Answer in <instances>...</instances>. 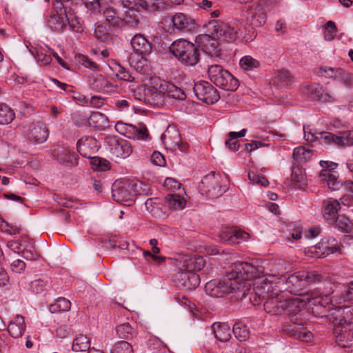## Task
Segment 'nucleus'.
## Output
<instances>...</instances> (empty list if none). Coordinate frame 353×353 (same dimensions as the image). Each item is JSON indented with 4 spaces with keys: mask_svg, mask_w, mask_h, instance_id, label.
<instances>
[{
    "mask_svg": "<svg viewBox=\"0 0 353 353\" xmlns=\"http://www.w3.org/2000/svg\"><path fill=\"white\" fill-rule=\"evenodd\" d=\"M262 271L250 263H238L230 266V271L219 283V287H233L241 285L243 281L259 280L258 284H271L273 281L263 276H261Z\"/></svg>",
    "mask_w": 353,
    "mask_h": 353,
    "instance_id": "obj_1",
    "label": "nucleus"
},
{
    "mask_svg": "<svg viewBox=\"0 0 353 353\" xmlns=\"http://www.w3.org/2000/svg\"><path fill=\"white\" fill-rule=\"evenodd\" d=\"M149 189L146 184L139 180L120 179L112 184V198L119 203L132 205L137 194H147Z\"/></svg>",
    "mask_w": 353,
    "mask_h": 353,
    "instance_id": "obj_2",
    "label": "nucleus"
},
{
    "mask_svg": "<svg viewBox=\"0 0 353 353\" xmlns=\"http://www.w3.org/2000/svg\"><path fill=\"white\" fill-rule=\"evenodd\" d=\"M288 294V290L281 291L279 288H268L266 295L263 296V299H266L264 304L265 310L271 315H280L284 313L290 303L294 301L305 303L310 301V296L308 294L303 299H291Z\"/></svg>",
    "mask_w": 353,
    "mask_h": 353,
    "instance_id": "obj_3",
    "label": "nucleus"
},
{
    "mask_svg": "<svg viewBox=\"0 0 353 353\" xmlns=\"http://www.w3.org/2000/svg\"><path fill=\"white\" fill-rule=\"evenodd\" d=\"M77 149L82 157L91 159L90 165L94 170L106 171L110 169L109 162L106 159L92 157L99 149L98 141L93 137H82L77 143Z\"/></svg>",
    "mask_w": 353,
    "mask_h": 353,
    "instance_id": "obj_4",
    "label": "nucleus"
},
{
    "mask_svg": "<svg viewBox=\"0 0 353 353\" xmlns=\"http://www.w3.org/2000/svg\"><path fill=\"white\" fill-rule=\"evenodd\" d=\"M170 52L186 66H194L200 60L197 45L184 39L174 41L170 46Z\"/></svg>",
    "mask_w": 353,
    "mask_h": 353,
    "instance_id": "obj_5",
    "label": "nucleus"
},
{
    "mask_svg": "<svg viewBox=\"0 0 353 353\" xmlns=\"http://www.w3.org/2000/svg\"><path fill=\"white\" fill-rule=\"evenodd\" d=\"M319 164L321 170L319 174V179L321 182L326 183L332 190H339L343 186L345 191L353 194L352 181H347L341 183L339 180L338 163L330 161H321Z\"/></svg>",
    "mask_w": 353,
    "mask_h": 353,
    "instance_id": "obj_6",
    "label": "nucleus"
},
{
    "mask_svg": "<svg viewBox=\"0 0 353 353\" xmlns=\"http://www.w3.org/2000/svg\"><path fill=\"white\" fill-rule=\"evenodd\" d=\"M350 312V310L348 308H339L332 314L334 334L336 343L342 347H349L351 345V340H350L352 337V334L350 332L351 322L344 317L345 314Z\"/></svg>",
    "mask_w": 353,
    "mask_h": 353,
    "instance_id": "obj_7",
    "label": "nucleus"
},
{
    "mask_svg": "<svg viewBox=\"0 0 353 353\" xmlns=\"http://www.w3.org/2000/svg\"><path fill=\"white\" fill-rule=\"evenodd\" d=\"M208 73L211 81L220 88L233 92L239 87V81L220 65L209 66Z\"/></svg>",
    "mask_w": 353,
    "mask_h": 353,
    "instance_id": "obj_8",
    "label": "nucleus"
},
{
    "mask_svg": "<svg viewBox=\"0 0 353 353\" xmlns=\"http://www.w3.org/2000/svg\"><path fill=\"white\" fill-rule=\"evenodd\" d=\"M228 183L226 176L223 177L219 173L213 172L205 176L201 180L203 190L211 199L222 195L228 190Z\"/></svg>",
    "mask_w": 353,
    "mask_h": 353,
    "instance_id": "obj_9",
    "label": "nucleus"
},
{
    "mask_svg": "<svg viewBox=\"0 0 353 353\" xmlns=\"http://www.w3.org/2000/svg\"><path fill=\"white\" fill-rule=\"evenodd\" d=\"M162 26L167 32H172L175 29L185 32H190L195 29V21L190 17L178 12L174 15H168L161 21Z\"/></svg>",
    "mask_w": 353,
    "mask_h": 353,
    "instance_id": "obj_10",
    "label": "nucleus"
},
{
    "mask_svg": "<svg viewBox=\"0 0 353 353\" xmlns=\"http://www.w3.org/2000/svg\"><path fill=\"white\" fill-rule=\"evenodd\" d=\"M193 89L198 99L206 103L213 104L220 99L218 90L207 81L195 83Z\"/></svg>",
    "mask_w": 353,
    "mask_h": 353,
    "instance_id": "obj_11",
    "label": "nucleus"
},
{
    "mask_svg": "<svg viewBox=\"0 0 353 353\" xmlns=\"http://www.w3.org/2000/svg\"><path fill=\"white\" fill-rule=\"evenodd\" d=\"M26 136L28 139L37 144L44 143L49 135L46 124L42 121H37L29 124L26 127Z\"/></svg>",
    "mask_w": 353,
    "mask_h": 353,
    "instance_id": "obj_12",
    "label": "nucleus"
},
{
    "mask_svg": "<svg viewBox=\"0 0 353 353\" xmlns=\"http://www.w3.org/2000/svg\"><path fill=\"white\" fill-rule=\"evenodd\" d=\"M177 265L188 272L201 270L205 265V260L203 256L197 255H182L177 259Z\"/></svg>",
    "mask_w": 353,
    "mask_h": 353,
    "instance_id": "obj_13",
    "label": "nucleus"
},
{
    "mask_svg": "<svg viewBox=\"0 0 353 353\" xmlns=\"http://www.w3.org/2000/svg\"><path fill=\"white\" fill-rule=\"evenodd\" d=\"M132 152V145L127 140L115 139L112 140V155L113 156L112 160L116 163L129 157Z\"/></svg>",
    "mask_w": 353,
    "mask_h": 353,
    "instance_id": "obj_14",
    "label": "nucleus"
},
{
    "mask_svg": "<svg viewBox=\"0 0 353 353\" xmlns=\"http://www.w3.org/2000/svg\"><path fill=\"white\" fill-rule=\"evenodd\" d=\"M215 23L214 34L218 39L227 42L236 40L239 31L237 28L218 21H216Z\"/></svg>",
    "mask_w": 353,
    "mask_h": 353,
    "instance_id": "obj_15",
    "label": "nucleus"
},
{
    "mask_svg": "<svg viewBox=\"0 0 353 353\" xmlns=\"http://www.w3.org/2000/svg\"><path fill=\"white\" fill-rule=\"evenodd\" d=\"M303 92L308 97L314 100H318L324 103L334 102L335 97L330 94L319 84H311L305 85L302 89Z\"/></svg>",
    "mask_w": 353,
    "mask_h": 353,
    "instance_id": "obj_16",
    "label": "nucleus"
},
{
    "mask_svg": "<svg viewBox=\"0 0 353 353\" xmlns=\"http://www.w3.org/2000/svg\"><path fill=\"white\" fill-rule=\"evenodd\" d=\"M149 90L150 93H148L145 103L156 106L163 105L165 95L162 83L159 80H152L150 83Z\"/></svg>",
    "mask_w": 353,
    "mask_h": 353,
    "instance_id": "obj_17",
    "label": "nucleus"
},
{
    "mask_svg": "<svg viewBox=\"0 0 353 353\" xmlns=\"http://www.w3.org/2000/svg\"><path fill=\"white\" fill-rule=\"evenodd\" d=\"M198 49L201 48L205 52L214 55L220 50L218 39L209 34H200L196 39Z\"/></svg>",
    "mask_w": 353,
    "mask_h": 353,
    "instance_id": "obj_18",
    "label": "nucleus"
},
{
    "mask_svg": "<svg viewBox=\"0 0 353 353\" xmlns=\"http://www.w3.org/2000/svg\"><path fill=\"white\" fill-rule=\"evenodd\" d=\"M172 2L176 4H181L183 0H171ZM128 3V6L131 9L143 8L145 10L153 12L159 9L162 6V0H127Z\"/></svg>",
    "mask_w": 353,
    "mask_h": 353,
    "instance_id": "obj_19",
    "label": "nucleus"
},
{
    "mask_svg": "<svg viewBox=\"0 0 353 353\" xmlns=\"http://www.w3.org/2000/svg\"><path fill=\"white\" fill-rule=\"evenodd\" d=\"M338 251H340V248L336 240L334 238L329 237L317 243L314 247V252L316 257H325Z\"/></svg>",
    "mask_w": 353,
    "mask_h": 353,
    "instance_id": "obj_20",
    "label": "nucleus"
},
{
    "mask_svg": "<svg viewBox=\"0 0 353 353\" xmlns=\"http://www.w3.org/2000/svg\"><path fill=\"white\" fill-rule=\"evenodd\" d=\"M52 157L59 163L70 166H75L78 164V159L74 152H70L67 148L57 146L52 150Z\"/></svg>",
    "mask_w": 353,
    "mask_h": 353,
    "instance_id": "obj_21",
    "label": "nucleus"
},
{
    "mask_svg": "<svg viewBox=\"0 0 353 353\" xmlns=\"http://www.w3.org/2000/svg\"><path fill=\"white\" fill-rule=\"evenodd\" d=\"M161 139L167 149L175 151L181 139L178 129L169 125L162 134Z\"/></svg>",
    "mask_w": 353,
    "mask_h": 353,
    "instance_id": "obj_22",
    "label": "nucleus"
},
{
    "mask_svg": "<svg viewBox=\"0 0 353 353\" xmlns=\"http://www.w3.org/2000/svg\"><path fill=\"white\" fill-rule=\"evenodd\" d=\"M176 287H198L200 283V277L194 272H178L174 278Z\"/></svg>",
    "mask_w": 353,
    "mask_h": 353,
    "instance_id": "obj_23",
    "label": "nucleus"
},
{
    "mask_svg": "<svg viewBox=\"0 0 353 353\" xmlns=\"http://www.w3.org/2000/svg\"><path fill=\"white\" fill-rule=\"evenodd\" d=\"M130 43L136 52L135 54L148 55L151 53L152 46L143 35L141 34L134 35Z\"/></svg>",
    "mask_w": 353,
    "mask_h": 353,
    "instance_id": "obj_24",
    "label": "nucleus"
},
{
    "mask_svg": "<svg viewBox=\"0 0 353 353\" xmlns=\"http://www.w3.org/2000/svg\"><path fill=\"white\" fill-rule=\"evenodd\" d=\"M110 12L109 8L105 10L103 13L105 21L103 23H99L94 30L96 38L103 42L109 41L110 38V23L108 19L110 17L109 15Z\"/></svg>",
    "mask_w": 353,
    "mask_h": 353,
    "instance_id": "obj_25",
    "label": "nucleus"
},
{
    "mask_svg": "<svg viewBox=\"0 0 353 353\" xmlns=\"http://www.w3.org/2000/svg\"><path fill=\"white\" fill-rule=\"evenodd\" d=\"M340 208L341 203L338 200L332 198L325 200L323 203L324 218L329 221L334 222L338 216Z\"/></svg>",
    "mask_w": 353,
    "mask_h": 353,
    "instance_id": "obj_26",
    "label": "nucleus"
},
{
    "mask_svg": "<svg viewBox=\"0 0 353 353\" xmlns=\"http://www.w3.org/2000/svg\"><path fill=\"white\" fill-rule=\"evenodd\" d=\"M26 327L23 316L17 315L15 318L10 322L8 326V330L12 337L17 339L23 334Z\"/></svg>",
    "mask_w": 353,
    "mask_h": 353,
    "instance_id": "obj_27",
    "label": "nucleus"
},
{
    "mask_svg": "<svg viewBox=\"0 0 353 353\" xmlns=\"http://www.w3.org/2000/svg\"><path fill=\"white\" fill-rule=\"evenodd\" d=\"M250 14L254 25H263L267 19L264 2L261 1L254 8H252Z\"/></svg>",
    "mask_w": 353,
    "mask_h": 353,
    "instance_id": "obj_28",
    "label": "nucleus"
},
{
    "mask_svg": "<svg viewBox=\"0 0 353 353\" xmlns=\"http://www.w3.org/2000/svg\"><path fill=\"white\" fill-rule=\"evenodd\" d=\"M286 332L291 336L305 342L311 341L313 337L312 333L311 332L307 330L303 327H299L295 325H290L287 328Z\"/></svg>",
    "mask_w": 353,
    "mask_h": 353,
    "instance_id": "obj_29",
    "label": "nucleus"
},
{
    "mask_svg": "<svg viewBox=\"0 0 353 353\" xmlns=\"http://www.w3.org/2000/svg\"><path fill=\"white\" fill-rule=\"evenodd\" d=\"M212 330L215 337L221 341H228L231 337L230 327L226 323H215Z\"/></svg>",
    "mask_w": 353,
    "mask_h": 353,
    "instance_id": "obj_30",
    "label": "nucleus"
},
{
    "mask_svg": "<svg viewBox=\"0 0 353 353\" xmlns=\"http://www.w3.org/2000/svg\"><path fill=\"white\" fill-rule=\"evenodd\" d=\"M88 122L90 125L99 130H103L109 125L108 117L99 112L92 113L88 119Z\"/></svg>",
    "mask_w": 353,
    "mask_h": 353,
    "instance_id": "obj_31",
    "label": "nucleus"
},
{
    "mask_svg": "<svg viewBox=\"0 0 353 353\" xmlns=\"http://www.w3.org/2000/svg\"><path fill=\"white\" fill-rule=\"evenodd\" d=\"M90 347V341L85 334H79L73 340L72 350L74 352H85Z\"/></svg>",
    "mask_w": 353,
    "mask_h": 353,
    "instance_id": "obj_32",
    "label": "nucleus"
},
{
    "mask_svg": "<svg viewBox=\"0 0 353 353\" xmlns=\"http://www.w3.org/2000/svg\"><path fill=\"white\" fill-rule=\"evenodd\" d=\"M291 181L297 188H303L307 185L305 171L299 167L293 168L292 170Z\"/></svg>",
    "mask_w": 353,
    "mask_h": 353,
    "instance_id": "obj_33",
    "label": "nucleus"
},
{
    "mask_svg": "<svg viewBox=\"0 0 353 353\" xmlns=\"http://www.w3.org/2000/svg\"><path fill=\"white\" fill-rule=\"evenodd\" d=\"M162 84L165 96L179 100L185 99V94L181 88H177L174 84L168 83V82H163Z\"/></svg>",
    "mask_w": 353,
    "mask_h": 353,
    "instance_id": "obj_34",
    "label": "nucleus"
},
{
    "mask_svg": "<svg viewBox=\"0 0 353 353\" xmlns=\"http://www.w3.org/2000/svg\"><path fill=\"white\" fill-rule=\"evenodd\" d=\"M273 81L278 86H288L292 81V76L288 70L282 69L276 72Z\"/></svg>",
    "mask_w": 353,
    "mask_h": 353,
    "instance_id": "obj_35",
    "label": "nucleus"
},
{
    "mask_svg": "<svg viewBox=\"0 0 353 353\" xmlns=\"http://www.w3.org/2000/svg\"><path fill=\"white\" fill-rule=\"evenodd\" d=\"M71 303L69 300L59 297L55 301L49 305V311L51 313H58L61 312H67L70 310Z\"/></svg>",
    "mask_w": 353,
    "mask_h": 353,
    "instance_id": "obj_36",
    "label": "nucleus"
},
{
    "mask_svg": "<svg viewBox=\"0 0 353 353\" xmlns=\"http://www.w3.org/2000/svg\"><path fill=\"white\" fill-rule=\"evenodd\" d=\"M49 28L54 31H60L63 29L66 22L63 15L52 13L48 21Z\"/></svg>",
    "mask_w": 353,
    "mask_h": 353,
    "instance_id": "obj_37",
    "label": "nucleus"
},
{
    "mask_svg": "<svg viewBox=\"0 0 353 353\" xmlns=\"http://www.w3.org/2000/svg\"><path fill=\"white\" fill-rule=\"evenodd\" d=\"M145 55L131 54L129 59L130 65L139 72H144L145 68L148 66V60L144 57Z\"/></svg>",
    "mask_w": 353,
    "mask_h": 353,
    "instance_id": "obj_38",
    "label": "nucleus"
},
{
    "mask_svg": "<svg viewBox=\"0 0 353 353\" xmlns=\"http://www.w3.org/2000/svg\"><path fill=\"white\" fill-rule=\"evenodd\" d=\"M233 333L236 339L241 341H245L249 338L250 331L246 325L239 321L233 326Z\"/></svg>",
    "mask_w": 353,
    "mask_h": 353,
    "instance_id": "obj_39",
    "label": "nucleus"
},
{
    "mask_svg": "<svg viewBox=\"0 0 353 353\" xmlns=\"http://www.w3.org/2000/svg\"><path fill=\"white\" fill-rule=\"evenodd\" d=\"M112 71L114 75L121 80L126 81H132V77L130 74L117 61H112Z\"/></svg>",
    "mask_w": 353,
    "mask_h": 353,
    "instance_id": "obj_40",
    "label": "nucleus"
},
{
    "mask_svg": "<svg viewBox=\"0 0 353 353\" xmlns=\"http://www.w3.org/2000/svg\"><path fill=\"white\" fill-rule=\"evenodd\" d=\"M181 193L179 192L177 194H170L166 197L168 205L174 210L185 208V200L180 195Z\"/></svg>",
    "mask_w": 353,
    "mask_h": 353,
    "instance_id": "obj_41",
    "label": "nucleus"
},
{
    "mask_svg": "<svg viewBox=\"0 0 353 353\" xmlns=\"http://www.w3.org/2000/svg\"><path fill=\"white\" fill-rule=\"evenodd\" d=\"M241 69L245 71L253 70L259 67L260 63L258 60L251 56L247 55L243 57L239 62Z\"/></svg>",
    "mask_w": 353,
    "mask_h": 353,
    "instance_id": "obj_42",
    "label": "nucleus"
},
{
    "mask_svg": "<svg viewBox=\"0 0 353 353\" xmlns=\"http://www.w3.org/2000/svg\"><path fill=\"white\" fill-rule=\"evenodd\" d=\"M14 118V113L8 105L0 103V124L10 123Z\"/></svg>",
    "mask_w": 353,
    "mask_h": 353,
    "instance_id": "obj_43",
    "label": "nucleus"
},
{
    "mask_svg": "<svg viewBox=\"0 0 353 353\" xmlns=\"http://www.w3.org/2000/svg\"><path fill=\"white\" fill-rule=\"evenodd\" d=\"M312 152L310 150H306L304 147H297L293 152L294 159L299 163L307 161L311 159Z\"/></svg>",
    "mask_w": 353,
    "mask_h": 353,
    "instance_id": "obj_44",
    "label": "nucleus"
},
{
    "mask_svg": "<svg viewBox=\"0 0 353 353\" xmlns=\"http://www.w3.org/2000/svg\"><path fill=\"white\" fill-rule=\"evenodd\" d=\"M246 129H243L239 132H230L229 134L230 139L225 141V145L232 151L238 150L239 145L235 139L238 137H244L246 134Z\"/></svg>",
    "mask_w": 353,
    "mask_h": 353,
    "instance_id": "obj_45",
    "label": "nucleus"
},
{
    "mask_svg": "<svg viewBox=\"0 0 353 353\" xmlns=\"http://www.w3.org/2000/svg\"><path fill=\"white\" fill-rule=\"evenodd\" d=\"M132 128L130 129V134L132 135V137H129L130 139L145 140L148 137V132L144 125L139 124V126L132 125Z\"/></svg>",
    "mask_w": 353,
    "mask_h": 353,
    "instance_id": "obj_46",
    "label": "nucleus"
},
{
    "mask_svg": "<svg viewBox=\"0 0 353 353\" xmlns=\"http://www.w3.org/2000/svg\"><path fill=\"white\" fill-rule=\"evenodd\" d=\"M336 225L345 232H353V222L344 215L338 216L335 221Z\"/></svg>",
    "mask_w": 353,
    "mask_h": 353,
    "instance_id": "obj_47",
    "label": "nucleus"
},
{
    "mask_svg": "<svg viewBox=\"0 0 353 353\" xmlns=\"http://www.w3.org/2000/svg\"><path fill=\"white\" fill-rule=\"evenodd\" d=\"M239 288H204L206 294L213 297H222L225 294L234 293Z\"/></svg>",
    "mask_w": 353,
    "mask_h": 353,
    "instance_id": "obj_48",
    "label": "nucleus"
},
{
    "mask_svg": "<svg viewBox=\"0 0 353 353\" xmlns=\"http://www.w3.org/2000/svg\"><path fill=\"white\" fill-rule=\"evenodd\" d=\"M319 141L321 143L338 145V134L335 135L331 132H321L319 133Z\"/></svg>",
    "mask_w": 353,
    "mask_h": 353,
    "instance_id": "obj_49",
    "label": "nucleus"
},
{
    "mask_svg": "<svg viewBox=\"0 0 353 353\" xmlns=\"http://www.w3.org/2000/svg\"><path fill=\"white\" fill-rule=\"evenodd\" d=\"M339 146H350L353 145V130L345 131L338 134Z\"/></svg>",
    "mask_w": 353,
    "mask_h": 353,
    "instance_id": "obj_50",
    "label": "nucleus"
},
{
    "mask_svg": "<svg viewBox=\"0 0 353 353\" xmlns=\"http://www.w3.org/2000/svg\"><path fill=\"white\" fill-rule=\"evenodd\" d=\"M336 80L343 83L346 88H352L353 86V78L350 73L343 70L338 71V76Z\"/></svg>",
    "mask_w": 353,
    "mask_h": 353,
    "instance_id": "obj_51",
    "label": "nucleus"
},
{
    "mask_svg": "<svg viewBox=\"0 0 353 353\" xmlns=\"http://www.w3.org/2000/svg\"><path fill=\"white\" fill-rule=\"evenodd\" d=\"M149 85H143L138 86L134 90L133 95L135 99L139 100L141 101L146 102V99L148 97V93L150 92Z\"/></svg>",
    "mask_w": 353,
    "mask_h": 353,
    "instance_id": "obj_52",
    "label": "nucleus"
},
{
    "mask_svg": "<svg viewBox=\"0 0 353 353\" xmlns=\"http://www.w3.org/2000/svg\"><path fill=\"white\" fill-rule=\"evenodd\" d=\"M112 353H133L132 345L125 341L115 343Z\"/></svg>",
    "mask_w": 353,
    "mask_h": 353,
    "instance_id": "obj_53",
    "label": "nucleus"
},
{
    "mask_svg": "<svg viewBox=\"0 0 353 353\" xmlns=\"http://www.w3.org/2000/svg\"><path fill=\"white\" fill-rule=\"evenodd\" d=\"M341 70V68L323 66L319 68V75L326 78H333L336 79L338 71Z\"/></svg>",
    "mask_w": 353,
    "mask_h": 353,
    "instance_id": "obj_54",
    "label": "nucleus"
},
{
    "mask_svg": "<svg viewBox=\"0 0 353 353\" xmlns=\"http://www.w3.org/2000/svg\"><path fill=\"white\" fill-rule=\"evenodd\" d=\"M337 29L335 23L329 21L327 24L324 32V38L327 41L332 40L336 34Z\"/></svg>",
    "mask_w": 353,
    "mask_h": 353,
    "instance_id": "obj_55",
    "label": "nucleus"
},
{
    "mask_svg": "<svg viewBox=\"0 0 353 353\" xmlns=\"http://www.w3.org/2000/svg\"><path fill=\"white\" fill-rule=\"evenodd\" d=\"M250 235L248 233L240 230L234 229L232 244H239L243 241H248Z\"/></svg>",
    "mask_w": 353,
    "mask_h": 353,
    "instance_id": "obj_56",
    "label": "nucleus"
},
{
    "mask_svg": "<svg viewBox=\"0 0 353 353\" xmlns=\"http://www.w3.org/2000/svg\"><path fill=\"white\" fill-rule=\"evenodd\" d=\"M132 327L128 323H123L116 327L117 334L120 338L127 339L132 332Z\"/></svg>",
    "mask_w": 353,
    "mask_h": 353,
    "instance_id": "obj_57",
    "label": "nucleus"
},
{
    "mask_svg": "<svg viewBox=\"0 0 353 353\" xmlns=\"http://www.w3.org/2000/svg\"><path fill=\"white\" fill-rule=\"evenodd\" d=\"M115 130L125 137H132V135L130 134V129L132 128V125H127L125 123H123L122 122H117L114 126Z\"/></svg>",
    "mask_w": 353,
    "mask_h": 353,
    "instance_id": "obj_58",
    "label": "nucleus"
},
{
    "mask_svg": "<svg viewBox=\"0 0 353 353\" xmlns=\"http://www.w3.org/2000/svg\"><path fill=\"white\" fill-rule=\"evenodd\" d=\"M163 186L172 191L179 190L180 192H183L181 183L172 178H167L163 182Z\"/></svg>",
    "mask_w": 353,
    "mask_h": 353,
    "instance_id": "obj_59",
    "label": "nucleus"
},
{
    "mask_svg": "<svg viewBox=\"0 0 353 353\" xmlns=\"http://www.w3.org/2000/svg\"><path fill=\"white\" fill-rule=\"evenodd\" d=\"M249 179L254 183L260 184L262 186H268L269 184L268 181L264 177L261 176L254 172H250L248 173Z\"/></svg>",
    "mask_w": 353,
    "mask_h": 353,
    "instance_id": "obj_60",
    "label": "nucleus"
},
{
    "mask_svg": "<svg viewBox=\"0 0 353 353\" xmlns=\"http://www.w3.org/2000/svg\"><path fill=\"white\" fill-rule=\"evenodd\" d=\"M234 228H225L221 231L219 238L221 242L232 244Z\"/></svg>",
    "mask_w": 353,
    "mask_h": 353,
    "instance_id": "obj_61",
    "label": "nucleus"
},
{
    "mask_svg": "<svg viewBox=\"0 0 353 353\" xmlns=\"http://www.w3.org/2000/svg\"><path fill=\"white\" fill-rule=\"evenodd\" d=\"M37 62L41 65H46L51 63L52 58L50 55L46 54L42 52H37L34 55Z\"/></svg>",
    "mask_w": 353,
    "mask_h": 353,
    "instance_id": "obj_62",
    "label": "nucleus"
},
{
    "mask_svg": "<svg viewBox=\"0 0 353 353\" xmlns=\"http://www.w3.org/2000/svg\"><path fill=\"white\" fill-rule=\"evenodd\" d=\"M151 161L153 164L159 166H164L165 164L164 156L157 151L152 153Z\"/></svg>",
    "mask_w": 353,
    "mask_h": 353,
    "instance_id": "obj_63",
    "label": "nucleus"
},
{
    "mask_svg": "<svg viewBox=\"0 0 353 353\" xmlns=\"http://www.w3.org/2000/svg\"><path fill=\"white\" fill-rule=\"evenodd\" d=\"M26 268V263L21 259L14 260L11 263V269L13 272L17 273H21Z\"/></svg>",
    "mask_w": 353,
    "mask_h": 353,
    "instance_id": "obj_64",
    "label": "nucleus"
}]
</instances>
